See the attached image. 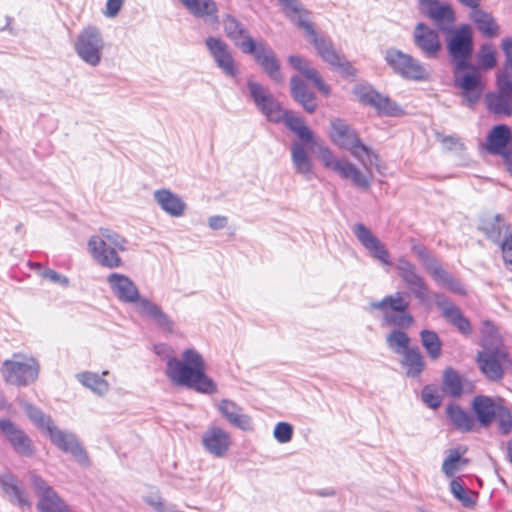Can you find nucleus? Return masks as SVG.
I'll return each mask as SVG.
<instances>
[{"label": "nucleus", "mask_w": 512, "mask_h": 512, "mask_svg": "<svg viewBox=\"0 0 512 512\" xmlns=\"http://www.w3.org/2000/svg\"><path fill=\"white\" fill-rule=\"evenodd\" d=\"M206 363L195 349H186L182 360L170 357L167 360L166 375L176 386H185L199 393L213 394L217 391L216 383L206 374Z\"/></svg>", "instance_id": "nucleus-1"}, {"label": "nucleus", "mask_w": 512, "mask_h": 512, "mask_svg": "<svg viewBox=\"0 0 512 512\" xmlns=\"http://www.w3.org/2000/svg\"><path fill=\"white\" fill-rule=\"evenodd\" d=\"M247 85L256 106L269 121L275 123L283 121L304 143H316L313 132L305 125L301 117L293 111L283 110L275 98L261 84L249 80Z\"/></svg>", "instance_id": "nucleus-2"}, {"label": "nucleus", "mask_w": 512, "mask_h": 512, "mask_svg": "<svg viewBox=\"0 0 512 512\" xmlns=\"http://www.w3.org/2000/svg\"><path fill=\"white\" fill-rule=\"evenodd\" d=\"M224 31L244 53L254 55L256 61L262 66L271 79L276 82L283 81V77L279 72L280 64L275 58L273 51L262 43H255L243 29L240 22L231 16H227L224 19Z\"/></svg>", "instance_id": "nucleus-3"}, {"label": "nucleus", "mask_w": 512, "mask_h": 512, "mask_svg": "<svg viewBox=\"0 0 512 512\" xmlns=\"http://www.w3.org/2000/svg\"><path fill=\"white\" fill-rule=\"evenodd\" d=\"M126 244L127 240L116 231L100 228L99 234L93 235L89 239L88 249L101 266L114 269L123 264L118 252L126 251Z\"/></svg>", "instance_id": "nucleus-4"}, {"label": "nucleus", "mask_w": 512, "mask_h": 512, "mask_svg": "<svg viewBox=\"0 0 512 512\" xmlns=\"http://www.w3.org/2000/svg\"><path fill=\"white\" fill-rule=\"evenodd\" d=\"M453 84L466 104L472 106L482 97L486 82L479 67L461 62L453 67Z\"/></svg>", "instance_id": "nucleus-5"}, {"label": "nucleus", "mask_w": 512, "mask_h": 512, "mask_svg": "<svg viewBox=\"0 0 512 512\" xmlns=\"http://www.w3.org/2000/svg\"><path fill=\"white\" fill-rule=\"evenodd\" d=\"M411 251L422 264L426 272L433 280L459 295H465L466 290L459 280L454 278L447 270L444 269L440 261L428 250V248L418 243L415 239L409 240Z\"/></svg>", "instance_id": "nucleus-6"}, {"label": "nucleus", "mask_w": 512, "mask_h": 512, "mask_svg": "<svg viewBox=\"0 0 512 512\" xmlns=\"http://www.w3.org/2000/svg\"><path fill=\"white\" fill-rule=\"evenodd\" d=\"M476 363L480 372L493 382L501 381L506 371L512 367L511 356L503 343L479 351Z\"/></svg>", "instance_id": "nucleus-7"}, {"label": "nucleus", "mask_w": 512, "mask_h": 512, "mask_svg": "<svg viewBox=\"0 0 512 512\" xmlns=\"http://www.w3.org/2000/svg\"><path fill=\"white\" fill-rule=\"evenodd\" d=\"M299 27L310 37L321 59L327 62L332 68L339 71L346 77L355 76L356 70L344 55L338 53L333 47L332 42L315 31L311 22L306 20L299 21Z\"/></svg>", "instance_id": "nucleus-8"}, {"label": "nucleus", "mask_w": 512, "mask_h": 512, "mask_svg": "<svg viewBox=\"0 0 512 512\" xmlns=\"http://www.w3.org/2000/svg\"><path fill=\"white\" fill-rule=\"evenodd\" d=\"M318 158L326 169L351 181L354 186L365 191L370 189V177L365 176L364 172L349 160L337 158L328 147H319Z\"/></svg>", "instance_id": "nucleus-9"}, {"label": "nucleus", "mask_w": 512, "mask_h": 512, "mask_svg": "<svg viewBox=\"0 0 512 512\" xmlns=\"http://www.w3.org/2000/svg\"><path fill=\"white\" fill-rule=\"evenodd\" d=\"M39 366L34 358L16 353L3 362L1 373L7 383L25 386L38 377Z\"/></svg>", "instance_id": "nucleus-10"}, {"label": "nucleus", "mask_w": 512, "mask_h": 512, "mask_svg": "<svg viewBox=\"0 0 512 512\" xmlns=\"http://www.w3.org/2000/svg\"><path fill=\"white\" fill-rule=\"evenodd\" d=\"M385 59L394 72L405 79L414 81H426L429 79V73L425 67L408 54L396 49H390L386 52Z\"/></svg>", "instance_id": "nucleus-11"}, {"label": "nucleus", "mask_w": 512, "mask_h": 512, "mask_svg": "<svg viewBox=\"0 0 512 512\" xmlns=\"http://www.w3.org/2000/svg\"><path fill=\"white\" fill-rule=\"evenodd\" d=\"M30 480L38 497L39 512H73L65 500L41 476L31 473Z\"/></svg>", "instance_id": "nucleus-12"}, {"label": "nucleus", "mask_w": 512, "mask_h": 512, "mask_svg": "<svg viewBox=\"0 0 512 512\" xmlns=\"http://www.w3.org/2000/svg\"><path fill=\"white\" fill-rule=\"evenodd\" d=\"M103 41L96 27L88 26L78 35L75 50L78 56L92 66H97L101 61Z\"/></svg>", "instance_id": "nucleus-13"}, {"label": "nucleus", "mask_w": 512, "mask_h": 512, "mask_svg": "<svg viewBox=\"0 0 512 512\" xmlns=\"http://www.w3.org/2000/svg\"><path fill=\"white\" fill-rule=\"evenodd\" d=\"M408 307L409 302L404 299L400 292L395 295L386 296L381 301L372 302L370 304L371 310H380L383 313H387L388 310H391L400 313L401 315L398 317L386 316L388 323L400 327H410L414 322L412 315L407 313Z\"/></svg>", "instance_id": "nucleus-14"}, {"label": "nucleus", "mask_w": 512, "mask_h": 512, "mask_svg": "<svg viewBox=\"0 0 512 512\" xmlns=\"http://www.w3.org/2000/svg\"><path fill=\"white\" fill-rule=\"evenodd\" d=\"M447 50L454 65L461 62L469 63L473 52V36L469 25H461L453 32L447 43Z\"/></svg>", "instance_id": "nucleus-15"}, {"label": "nucleus", "mask_w": 512, "mask_h": 512, "mask_svg": "<svg viewBox=\"0 0 512 512\" xmlns=\"http://www.w3.org/2000/svg\"><path fill=\"white\" fill-rule=\"evenodd\" d=\"M483 151L501 157L512 150V130L506 124H498L491 128L481 145Z\"/></svg>", "instance_id": "nucleus-16"}, {"label": "nucleus", "mask_w": 512, "mask_h": 512, "mask_svg": "<svg viewBox=\"0 0 512 512\" xmlns=\"http://www.w3.org/2000/svg\"><path fill=\"white\" fill-rule=\"evenodd\" d=\"M354 93L361 103L374 107L380 114L389 116L402 114V109L395 102L370 87H356Z\"/></svg>", "instance_id": "nucleus-17"}, {"label": "nucleus", "mask_w": 512, "mask_h": 512, "mask_svg": "<svg viewBox=\"0 0 512 512\" xmlns=\"http://www.w3.org/2000/svg\"><path fill=\"white\" fill-rule=\"evenodd\" d=\"M0 432L17 453L27 457H31L34 454L31 439L10 420H0Z\"/></svg>", "instance_id": "nucleus-18"}, {"label": "nucleus", "mask_w": 512, "mask_h": 512, "mask_svg": "<svg viewBox=\"0 0 512 512\" xmlns=\"http://www.w3.org/2000/svg\"><path fill=\"white\" fill-rule=\"evenodd\" d=\"M353 230L357 239L369 251L372 257L379 260L384 265H391L389 252L368 228L361 223H357Z\"/></svg>", "instance_id": "nucleus-19"}, {"label": "nucleus", "mask_w": 512, "mask_h": 512, "mask_svg": "<svg viewBox=\"0 0 512 512\" xmlns=\"http://www.w3.org/2000/svg\"><path fill=\"white\" fill-rule=\"evenodd\" d=\"M504 404L502 398L493 399L485 395H477L472 402V409L479 423L487 428L495 419V416L501 406Z\"/></svg>", "instance_id": "nucleus-20"}, {"label": "nucleus", "mask_w": 512, "mask_h": 512, "mask_svg": "<svg viewBox=\"0 0 512 512\" xmlns=\"http://www.w3.org/2000/svg\"><path fill=\"white\" fill-rule=\"evenodd\" d=\"M202 444L209 453L223 457L229 451L231 437L224 429L212 426L203 434Z\"/></svg>", "instance_id": "nucleus-21"}, {"label": "nucleus", "mask_w": 512, "mask_h": 512, "mask_svg": "<svg viewBox=\"0 0 512 512\" xmlns=\"http://www.w3.org/2000/svg\"><path fill=\"white\" fill-rule=\"evenodd\" d=\"M206 46L217 65L229 76L237 75V68L226 43L214 37L206 39Z\"/></svg>", "instance_id": "nucleus-22"}, {"label": "nucleus", "mask_w": 512, "mask_h": 512, "mask_svg": "<svg viewBox=\"0 0 512 512\" xmlns=\"http://www.w3.org/2000/svg\"><path fill=\"white\" fill-rule=\"evenodd\" d=\"M416 46L427 56L436 57L441 50L438 33L423 23H419L414 30Z\"/></svg>", "instance_id": "nucleus-23"}, {"label": "nucleus", "mask_w": 512, "mask_h": 512, "mask_svg": "<svg viewBox=\"0 0 512 512\" xmlns=\"http://www.w3.org/2000/svg\"><path fill=\"white\" fill-rule=\"evenodd\" d=\"M437 305L442 310L443 317L460 333L468 335L472 331L470 321L463 315L460 308L443 295L436 294Z\"/></svg>", "instance_id": "nucleus-24"}, {"label": "nucleus", "mask_w": 512, "mask_h": 512, "mask_svg": "<svg viewBox=\"0 0 512 512\" xmlns=\"http://www.w3.org/2000/svg\"><path fill=\"white\" fill-rule=\"evenodd\" d=\"M107 281L119 300L123 302H136L140 295L136 285L127 276L119 273H112L108 276Z\"/></svg>", "instance_id": "nucleus-25"}, {"label": "nucleus", "mask_w": 512, "mask_h": 512, "mask_svg": "<svg viewBox=\"0 0 512 512\" xmlns=\"http://www.w3.org/2000/svg\"><path fill=\"white\" fill-rule=\"evenodd\" d=\"M467 452L468 447L466 445H458L447 450L441 466V470L446 477L456 478L455 474L470 463V460L466 457Z\"/></svg>", "instance_id": "nucleus-26"}, {"label": "nucleus", "mask_w": 512, "mask_h": 512, "mask_svg": "<svg viewBox=\"0 0 512 512\" xmlns=\"http://www.w3.org/2000/svg\"><path fill=\"white\" fill-rule=\"evenodd\" d=\"M330 139L335 145L348 151L360 140L358 134L341 119L331 122Z\"/></svg>", "instance_id": "nucleus-27"}, {"label": "nucleus", "mask_w": 512, "mask_h": 512, "mask_svg": "<svg viewBox=\"0 0 512 512\" xmlns=\"http://www.w3.org/2000/svg\"><path fill=\"white\" fill-rule=\"evenodd\" d=\"M289 62L295 70L300 72L306 79L312 81L319 92L324 96L330 95V86L324 82L319 72L307 60L299 56H290Z\"/></svg>", "instance_id": "nucleus-28"}, {"label": "nucleus", "mask_w": 512, "mask_h": 512, "mask_svg": "<svg viewBox=\"0 0 512 512\" xmlns=\"http://www.w3.org/2000/svg\"><path fill=\"white\" fill-rule=\"evenodd\" d=\"M350 154L357 159L365 169L364 175L370 177V183L372 182V169H380V157L379 155L369 146L365 145L361 139L353 146L349 151Z\"/></svg>", "instance_id": "nucleus-29"}, {"label": "nucleus", "mask_w": 512, "mask_h": 512, "mask_svg": "<svg viewBox=\"0 0 512 512\" xmlns=\"http://www.w3.org/2000/svg\"><path fill=\"white\" fill-rule=\"evenodd\" d=\"M154 198L167 214L172 217H181L184 215L186 204L176 194L168 189H160L155 191Z\"/></svg>", "instance_id": "nucleus-30"}, {"label": "nucleus", "mask_w": 512, "mask_h": 512, "mask_svg": "<svg viewBox=\"0 0 512 512\" xmlns=\"http://www.w3.org/2000/svg\"><path fill=\"white\" fill-rule=\"evenodd\" d=\"M292 97L302 105L307 113H313L317 109L316 97L310 92L307 85L298 77L293 76L290 80Z\"/></svg>", "instance_id": "nucleus-31"}, {"label": "nucleus", "mask_w": 512, "mask_h": 512, "mask_svg": "<svg viewBox=\"0 0 512 512\" xmlns=\"http://www.w3.org/2000/svg\"><path fill=\"white\" fill-rule=\"evenodd\" d=\"M219 410L231 425L242 430H248L251 428L250 417L242 414L241 408L234 402L226 399L222 400L219 404Z\"/></svg>", "instance_id": "nucleus-32"}, {"label": "nucleus", "mask_w": 512, "mask_h": 512, "mask_svg": "<svg viewBox=\"0 0 512 512\" xmlns=\"http://www.w3.org/2000/svg\"><path fill=\"white\" fill-rule=\"evenodd\" d=\"M401 365L408 377L417 378L425 370L426 363L418 347L404 351Z\"/></svg>", "instance_id": "nucleus-33"}, {"label": "nucleus", "mask_w": 512, "mask_h": 512, "mask_svg": "<svg viewBox=\"0 0 512 512\" xmlns=\"http://www.w3.org/2000/svg\"><path fill=\"white\" fill-rule=\"evenodd\" d=\"M485 104L489 112L495 115H512V96L502 92H490L485 96Z\"/></svg>", "instance_id": "nucleus-34"}, {"label": "nucleus", "mask_w": 512, "mask_h": 512, "mask_svg": "<svg viewBox=\"0 0 512 512\" xmlns=\"http://www.w3.org/2000/svg\"><path fill=\"white\" fill-rule=\"evenodd\" d=\"M0 484L3 489L4 494L8 497V499L16 503L20 506H30V501L28 499L27 493L23 488H21L15 478L10 475L3 476L0 479Z\"/></svg>", "instance_id": "nucleus-35"}, {"label": "nucleus", "mask_w": 512, "mask_h": 512, "mask_svg": "<svg viewBox=\"0 0 512 512\" xmlns=\"http://www.w3.org/2000/svg\"><path fill=\"white\" fill-rule=\"evenodd\" d=\"M471 19L475 23L477 29L486 37L493 38L498 36L499 27L493 17L478 9L472 10Z\"/></svg>", "instance_id": "nucleus-36"}, {"label": "nucleus", "mask_w": 512, "mask_h": 512, "mask_svg": "<svg viewBox=\"0 0 512 512\" xmlns=\"http://www.w3.org/2000/svg\"><path fill=\"white\" fill-rule=\"evenodd\" d=\"M442 391L451 397L458 398L463 393V379L452 367L443 371Z\"/></svg>", "instance_id": "nucleus-37"}, {"label": "nucleus", "mask_w": 512, "mask_h": 512, "mask_svg": "<svg viewBox=\"0 0 512 512\" xmlns=\"http://www.w3.org/2000/svg\"><path fill=\"white\" fill-rule=\"evenodd\" d=\"M446 412L449 421L456 429L461 431L473 429L475 424L473 417L458 405H449Z\"/></svg>", "instance_id": "nucleus-38"}, {"label": "nucleus", "mask_w": 512, "mask_h": 512, "mask_svg": "<svg viewBox=\"0 0 512 512\" xmlns=\"http://www.w3.org/2000/svg\"><path fill=\"white\" fill-rule=\"evenodd\" d=\"M422 6L427 15L437 23L454 21L453 10L448 4H439L437 0H428Z\"/></svg>", "instance_id": "nucleus-39"}, {"label": "nucleus", "mask_w": 512, "mask_h": 512, "mask_svg": "<svg viewBox=\"0 0 512 512\" xmlns=\"http://www.w3.org/2000/svg\"><path fill=\"white\" fill-rule=\"evenodd\" d=\"M452 495L465 507H474L477 503L478 494L467 489L460 478H453L449 484Z\"/></svg>", "instance_id": "nucleus-40"}, {"label": "nucleus", "mask_w": 512, "mask_h": 512, "mask_svg": "<svg viewBox=\"0 0 512 512\" xmlns=\"http://www.w3.org/2000/svg\"><path fill=\"white\" fill-rule=\"evenodd\" d=\"M182 4L196 17H217V5L213 0H181Z\"/></svg>", "instance_id": "nucleus-41"}, {"label": "nucleus", "mask_w": 512, "mask_h": 512, "mask_svg": "<svg viewBox=\"0 0 512 512\" xmlns=\"http://www.w3.org/2000/svg\"><path fill=\"white\" fill-rule=\"evenodd\" d=\"M422 346L432 360H436L442 353V342L438 334L432 330H422L420 332Z\"/></svg>", "instance_id": "nucleus-42"}, {"label": "nucleus", "mask_w": 512, "mask_h": 512, "mask_svg": "<svg viewBox=\"0 0 512 512\" xmlns=\"http://www.w3.org/2000/svg\"><path fill=\"white\" fill-rule=\"evenodd\" d=\"M76 378L83 386L91 389L97 394L102 395L109 389L108 382L103 378V376H100L97 373L81 372L76 375Z\"/></svg>", "instance_id": "nucleus-43"}, {"label": "nucleus", "mask_w": 512, "mask_h": 512, "mask_svg": "<svg viewBox=\"0 0 512 512\" xmlns=\"http://www.w3.org/2000/svg\"><path fill=\"white\" fill-rule=\"evenodd\" d=\"M291 156L297 172L305 175L311 173L312 164L302 144L298 142L292 144Z\"/></svg>", "instance_id": "nucleus-44"}, {"label": "nucleus", "mask_w": 512, "mask_h": 512, "mask_svg": "<svg viewBox=\"0 0 512 512\" xmlns=\"http://www.w3.org/2000/svg\"><path fill=\"white\" fill-rule=\"evenodd\" d=\"M285 14L299 26L300 20L309 21V12L303 9L298 0H278Z\"/></svg>", "instance_id": "nucleus-45"}, {"label": "nucleus", "mask_w": 512, "mask_h": 512, "mask_svg": "<svg viewBox=\"0 0 512 512\" xmlns=\"http://www.w3.org/2000/svg\"><path fill=\"white\" fill-rule=\"evenodd\" d=\"M478 63L481 72L491 70L497 65V51L492 44H484L480 47Z\"/></svg>", "instance_id": "nucleus-46"}, {"label": "nucleus", "mask_w": 512, "mask_h": 512, "mask_svg": "<svg viewBox=\"0 0 512 512\" xmlns=\"http://www.w3.org/2000/svg\"><path fill=\"white\" fill-rule=\"evenodd\" d=\"M49 435L51 441L60 449L65 452H76L78 449V443L76 440L58 429H49Z\"/></svg>", "instance_id": "nucleus-47"}, {"label": "nucleus", "mask_w": 512, "mask_h": 512, "mask_svg": "<svg viewBox=\"0 0 512 512\" xmlns=\"http://www.w3.org/2000/svg\"><path fill=\"white\" fill-rule=\"evenodd\" d=\"M397 269L401 279L407 287L420 282V279L422 278V276L417 273L415 265L405 258H400L398 260Z\"/></svg>", "instance_id": "nucleus-48"}, {"label": "nucleus", "mask_w": 512, "mask_h": 512, "mask_svg": "<svg viewBox=\"0 0 512 512\" xmlns=\"http://www.w3.org/2000/svg\"><path fill=\"white\" fill-rule=\"evenodd\" d=\"M386 341L388 346L398 354H404V351L412 348L409 347L410 338L405 332H402L400 330H393L387 336Z\"/></svg>", "instance_id": "nucleus-49"}, {"label": "nucleus", "mask_w": 512, "mask_h": 512, "mask_svg": "<svg viewBox=\"0 0 512 512\" xmlns=\"http://www.w3.org/2000/svg\"><path fill=\"white\" fill-rule=\"evenodd\" d=\"M494 420L500 434L508 435L512 433V412L505 404L498 410Z\"/></svg>", "instance_id": "nucleus-50"}, {"label": "nucleus", "mask_w": 512, "mask_h": 512, "mask_svg": "<svg viewBox=\"0 0 512 512\" xmlns=\"http://www.w3.org/2000/svg\"><path fill=\"white\" fill-rule=\"evenodd\" d=\"M496 86L499 92L512 96V68L505 67L496 75Z\"/></svg>", "instance_id": "nucleus-51"}, {"label": "nucleus", "mask_w": 512, "mask_h": 512, "mask_svg": "<svg viewBox=\"0 0 512 512\" xmlns=\"http://www.w3.org/2000/svg\"><path fill=\"white\" fill-rule=\"evenodd\" d=\"M423 402L430 408L437 409L442 403V397L438 388L433 385H426L422 389Z\"/></svg>", "instance_id": "nucleus-52"}, {"label": "nucleus", "mask_w": 512, "mask_h": 512, "mask_svg": "<svg viewBox=\"0 0 512 512\" xmlns=\"http://www.w3.org/2000/svg\"><path fill=\"white\" fill-rule=\"evenodd\" d=\"M293 428L287 422H279L274 429V437L280 443H287L291 440Z\"/></svg>", "instance_id": "nucleus-53"}, {"label": "nucleus", "mask_w": 512, "mask_h": 512, "mask_svg": "<svg viewBox=\"0 0 512 512\" xmlns=\"http://www.w3.org/2000/svg\"><path fill=\"white\" fill-rule=\"evenodd\" d=\"M408 288L412 291L414 296L420 301H426L429 297V288L423 277L420 279V282L410 285Z\"/></svg>", "instance_id": "nucleus-54"}, {"label": "nucleus", "mask_w": 512, "mask_h": 512, "mask_svg": "<svg viewBox=\"0 0 512 512\" xmlns=\"http://www.w3.org/2000/svg\"><path fill=\"white\" fill-rule=\"evenodd\" d=\"M501 251L505 264L512 265V233L508 234L501 243Z\"/></svg>", "instance_id": "nucleus-55"}, {"label": "nucleus", "mask_w": 512, "mask_h": 512, "mask_svg": "<svg viewBox=\"0 0 512 512\" xmlns=\"http://www.w3.org/2000/svg\"><path fill=\"white\" fill-rule=\"evenodd\" d=\"M124 0H107L104 15L108 18H114L123 7Z\"/></svg>", "instance_id": "nucleus-56"}, {"label": "nucleus", "mask_w": 512, "mask_h": 512, "mask_svg": "<svg viewBox=\"0 0 512 512\" xmlns=\"http://www.w3.org/2000/svg\"><path fill=\"white\" fill-rule=\"evenodd\" d=\"M42 277L50 280L51 282L58 283L61 285L68 284V279L65 276H62L61 274L57 273L56 271H54L52 269L44 270L42 272Z\"/></svg>", "instance_id": "nucleus-57"}, {"label": "nucleus", "mask_w": 512, "mask_h": 512, "mask_svg": "<svg viewBox=\"0 0 512 512\" xmlns=\"http://www.w3.org/2000/svg\"><path fill=\"white\" fill-rule=\"evenodd\" d=\"M502 50L506 56L505 67L512 68V38H505L501 43Z\"/></svg>", "instance_id": "nucleus-58"}, {"label": "nucleus", "mask_w": 512, "mask_h": 512, "mask_svg": "<svg viewBox=\"0 0 512 512\" xmlns=\"http://www.w3.org/2000/svg\"><path fill=\"white\" fill-rule=\"evenodd\" d=\"M209 226L213 230L223 229L227 224V217L225 216H212L209 218Z\"/></svg>", "instance_id": "nucleus-59"}, {"label": "nucleus", "mask_w": 512, "mask_h": 512, "mask_svg": "<svg viewBox=\"0 0 512 512\" xmlns=\"http://www.w3.org/2000/svg\"><path fill=\"white\" fill-rule=\"evenodd\" d=\"M502 159L506 167V170L512 176V150L509 151L508 153H505V155L502 156Z\"/></svg>", "instance_id": "nucleus-60"}, {"label": "nucleus", "mask_w": 512, "mask_h": 512, "mask_svg": "<svg viewBox=\"0 0 512 512\" xmlns=\"http://www.w3.org/2000/svg\"><path fill=\"white\" fill-rule=\"evenodd\" d=\"M462 4L472 8V10L478 9L480 0H459Z\"/></svg>", "instance_id": "nucleus-61"}, {"label": "nucleus", "mask_w": 512, "mask_h": 512, "mask_svg": "<svg viewBox=\"0 0 512 512\" xmlns=\"http://www.w3.org/2000/svg\"><path fill=\"white\" fill-rule=\"evenodd\" d=\"M154 350L157 354H163L169 350V347L164 344L155 345Z\"/></svg>", "instance_id": "nucleus-62"}, {"label": "nucleus", "mask_w": 512, "mask_h": 512, "mask_svg": "<svg viewBox=\"0 0 512 512\" xmlns=\"http://www.w3.org/2000/svg\"><path fill=\"white\" fill-rule=\"evenodd\" d=\"M507 457L512 462V438L507 442Z\"/></svg>", "instance_id": "nucleus-63"}, {"label": "nucleus", "mask_w": 512, "mask_h": 512, "mask_svg": "<svg viewBox=\"0 0 512 512\" xmlns=\"http://www.w3.org/2000/svg\"><path fill=\"white\" fill-rule=\"evenodd\" d=\"M31 267H33L35 269H41V264L40 263H32Z\"/></svg>", "instance_id": "nucleus-64"}]
</instances>
